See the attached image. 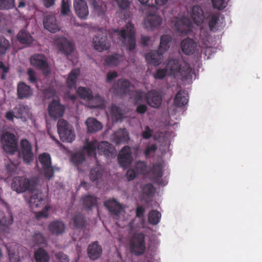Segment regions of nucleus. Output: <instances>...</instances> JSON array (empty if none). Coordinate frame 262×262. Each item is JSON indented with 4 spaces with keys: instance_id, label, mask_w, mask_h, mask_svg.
Returning <instances> with one entry per match:
<instances>
[{
    "instance_id": "09e8293b",
    "label": "nucleus",
    "mask_w": 262,
    "mask_h": 262,
    "mask_svg": "<svg viewBox=\"0 0 262 262\" xmlns=\"http://www.w3.org/2000/svg\"><path fill=\"white\" fill-rule=\"evenodd\" d=\"M92 5L94 11L98 16H102L104 14L106 10L105 6H104L101 3H98L95 0H93Z\"/></svg>"
},
{
    "instance_id": "79ce46f5",
    "label": "nucleus",
    "mask_w": 262,
    "mask_h": 262,
    "mask_svg": "<svg viewBox=\"0 0 262 262\" xmlns=\"http://www.w3.org/2000/svg\"><path fill=\"white\" fill-rule=\"evenodd\" d=\"M171 38L169 35H163L160 38V43L159 47V51L164 53L170 47V42Z\"/></svg>"
},
{
    "instance_id": "6ab92c4d",
    "label": "nucleus",
    "mask_w": 262,
    "mask_h": 262,
    "mask_svg": "<svg viewBox=\"0 0 262 262\" xmlns=\"http://www.w3.org/2000/svg\"><path fill=\"white\" fill-rule=\"evenodd\" d=\"M74 7L77 16L82 19H86L89 15L88 7L85 0H74Z\"/></svg>"
},
{
    "instance_id": "f8f14e48",
    "label": "nucleus",
    "mask_w": 262,
    "mask_h": 262,
    "mask_svg": "<svg viewBox=\"0 0 262 262\" xmlns=\"http://www.w3.org/2000/svg\"><path fill=\"white\" fill-rule=\"evenodd\" d=\"M20 146L19 157L23 158L25 163L30 164L34 159V154L31 143L27 139H23L20 141Z\"/></svg>"
},
{
    "instance_id": "49530a36",
    "label": "nucleus",
    "mask_w": 262,
    "mask_h": 262,
    "mask_svg": "<svg viewBox=\"0 0 262 262\" xmlns=\"http://www.w3.org/2000/svg\"><path fill=\"white\" fill-rule=\"evenodd\" d=\"M102 176L101 167L97 166L91 169L90 173V178L92 182L99 180Z\"/></svg>"
},
{
    "instance_id": "7ed1b4c3",
    "label": "nucleus",
    "mask_w": 262,
    "mask_h": 262,
    "mask_svg": "<svg viewBox=\"0 0 262 262\" xmlns=\"http://www.w3.org/2000/svg\"><path fill=\"white\" fill-rule=\"evenodd\" d=\"M29 203L31 209L33 210L36 208H42V210L36 213V218L39 219L41 217L47 218L48 217V211L50 209L46 199L44 197L42 192L31 193Z\"/></svg>"
},
{
    "instance_id": "4468645a",
    "label": "nucleus",
    "mask_w": 262,
    "mask_h": 262,
    "mask_svg": "<svg viewBox=\"0 0 262 262\" xmlns=\"http://www.w3.org/2000/svg\"><path fill=\"white\" fill-rule=\"evenodd\" d=\"M118 160L120 166L123 168L130 166L133 161V157L129 146H125L122 148L118 155Z\"/></svg>"
},
{
    "instance_id": "774afa93",
    "label": "nucleus",
    "mask_w": 262,
    "mask_h": 262,
    "mask_svg": "<svg viewBox=\"0 0 262 262\" xmlns=\"http://www.w3.org/2000/svg\"><path fill=\"white\" fill-rule=\"evenodd\" d=\"M145 209L143 206H138L136 208V216L137 217H142L145 213Z\"/></svg>"
},
{
    "instance_id": "f704fd0d",
    "label": "nucleus",
    "mask_w": 262,
    "mask_h": 262,
    "mask_svg": "<svg viewBox=\"0 0 262 262\" xmlns=\"http://www.w3.org/2000/svg\"><path fill=\"white\" fill-rule=\"evenodd\" d=\"M122 60V56L115 53L107 56L104 59V61L105 63L108 66L115 67L118 66Z\"/></svg>"
},
{
    "instance_id": "f257e3e1",
    "label": "nucleus",
    "mask_w": 262,
    "mask_h": 262,
    "mask_svg": "<svg viewBox=\"0 0 262 262\" xmlns=\"http://www.w3.org/2000/svg\"><path fill=\"white\" fill-rule=\"evenodd\" d=\"M135 30L134 25L128 22L125 27L121 29H115L112 34V38L114 42H121L127 50L133 51L136 46L135 39Z\"/></svg>"
},
{
    "instance_id": "423d86ee",
    "label": "nucleus",
    "mask_w": 262,
    "mask_h": 262,
    "mask_svg": "<svg viewBox=\"0 0 262 262\" xmlns=\"http://www.w3.org/2000/svg\"><path fill=\"white\" fill-rule=\"evenodd\" d=\"M60 140L64 142H72L75 139L74 129L72 125L64 119H59L57 124Z\"/></svg>"
},
{
    "instance_id": "ea45409f",
    "label": "nucleus",
    "mask_w": 262,
    "mask_h": 262,
    "mask_svg": "<svg viewBox=\"0 0 262 262\" xmlns=\"http://www.w3.org/2000/svg\"><path fill=\"white\" fill-rule=\"evenodd\" d=\"M36 262H49L50 257L47 251L42 248H38L34 253Z\"/></svg>"
},
{
    "instance_id": "0eeeda50",
    "label": "nucleus",
    "mask_w": 262,
    "mask_h": 262,
    "mask_svg": "<svg viewBox=\"0 0 262 262\" xmlns=\"http://www.w3.org/2000/svg\"><path fill=\"white\" fill-rule=\"evenodd\" d=\"M77 93L81 99L88 101L92 100V102H96L95 104L91 105V108H102L104 107V100L100 96H96L94 98L93 92L91 89L80 86L77 90Z\"/></svg>"
},
{
    "instance_id": "0e129e2a",
    "label": "nucleus",
    "mask_w": 262,
    "mask_h": 262,
    "mask_svg": "<svg viewBox=\"0 0 262 262\" xmlns=\"http://www.w3.org/2000/svg\"><path fill=\"white\" fill-rule=\"evenodd\" d=\"M117 5L120 9L125 10L128 8L129 5L128 0H116Z\"/></svg>"
},
{
    "instance_id": "20e7f679",
    "label": "nucleus",
    "mask_w": 262,
    "mask_h": 262,
    "mask_svg": "<svg viewBox=\"0 0 262 262\" xmlns=\"http://www.w3.org/2000/svg\"><path fill=\"white\" fill-rule=\"evenodd\" d=\"M36 187V183L25 176H17L13 178L11 183L12 189L17 193L26 191L33 193Z\"/></svg>"
},
{
    "instance_id": "f03ea898",
    "label": "nucleus",
    "mask_w": 262,
    "mask_h": 262,
    "mask_svg": "<svg viewBox=\"0 0 262 262\" xmlns=\"http://www.w3.org/2000/svg\"><path fill=\"white\" fill-rule=\"evenodd\" d=\"M168 71L171 74L180 76L182 81L191 80L194 74V70L190 68L189 64L184 63L183 65L180 64V61L177 59H169L166 66Z\"/></svg>"
},
{
    "instance_id": "3c124183",
    "label": "nucleus",
    "mask_w": 262,
    "mask_h": 262,
    "mask_svg": "<svg viewBox=\"0 0 262 262\" xmlns=\"http://www.w3.org/2000/svg\"><path fill=\"white\" fill-rule=\"evenodd\" d=\"M230 0H211L213 8L223 10L226 7Z\"/></svg>"
},
{
    "instance_id": "aec40b11",
    "label": "nucleus",
    "mask_w": 262,
    "mask_h": 262,
    "mask_svg": "<svg viewBox=\"0 0 262 262\" xmlns=\"http://www.w3.org/2000/svg\"><path fill=\"white\" fill-rule=\"evenodd\" d=\"M64 112V107L59 101L53 100L49 105L48 112L53 118L61 117Z\"/></svg>"
},
{
    "instance_id": "6e6552de",
    "label": "nucleus",
    "mask_w": 262,
    "mask_h": 262,
    "mask_svg": "<svg viewBox=\"0 0 262 262\" xmlns=\"http://www.w3.org/2000/svg\"><path fill=\"white\" fill-rule=\"evenodd\" d=\"M38 161L41 165V173L48 180L54 177V171L51 165V158L49 154L45 152L38 157Z\"/></svg>"
},
{
    "instance_id": "8fccbe9b",
    "label": "nucleus",
    "mask_w": 262,
    "mask_h": 262,
    "mask_svg": "<svg viewBox=\"0 0 262 262\" xmlns=\"http://www.w3.org/2000/svg\"><path fill=\"white\" fill-rule=\"evenodd\" d=\"M14 7V0H0V10H9Z\"/></svg>"
},
{
    "instance_id": "bb28decb",
    "label": "nucleus",
    "mask_w": 262,
    "mask_h": 262,
    "mask_svg": "<svg viewBox=\"0 0 262 262\" xmlns=\"http://www.w3.org/2000/svg\"><path fill=\"white\" fill-rule=\"evenodd\" d=\"M163 53L158 51H151L145 55V59L147 63L155 66H158L161 62Z\"/></svg>"
},
{
    "instance_id": "e433bc0d",
    "label": "nucleus",
    "mask_w": 262,
    "mask_h": 262,
    "mask_svg": "<svg viewBox=\"0 0 262 262\" xmlns=\"http://www.w3.org/2000/svg\"><path fill=\"white\" fill-rule=\"evenodd\" d=\"M80 74V70L75 69L72 70L67 80V86L69 89L74 88L76 86L77 79Z\"/></svg>"
},
{
    "instance_id": "ddd939ff",
    "label": "nucleus",
    "mask_w": 262,
    "mask_h": 262,
    "mask_svg": "<svg viewBox=\"0 0 262 262\" xmlns=\"http://www.w3.org/2000/svg\"><path fill=\"white\" fill-rule=\"evenodd\" d=\"M93 45L94 49L99 52L107 50L110 46L107 40L106 33L99 31L93 38Z\"/></svg>"
},
{
    "instance_id": "7c9ffc66",
    "label": "nucleus",
    "mask_w": 262,
    "mask_h": 262,
    "mask_svg": "<svg viewBox=\"0 0 262 262\" xmlns=\"http://www.w3.org/2000/svg\"><path fill=\"white\" fill-rule=\"evenodd\" d=\"M83 207L84 209L91 210L97 205L98 198L91 194L83 196L81 198Z\"/></svg>"
},
{
    "instance_id": "a878e982",
    "label": "nucleus",
    "mask_w": 262,
    "mask_h": 262,
    "mask_svg": "<svg viewBox=\"0 0 262 262\" xmlns=\"http://www.w3.org/2000/svg\"><path fill=\"white\" fill-rule=\"evenodd\" d=\"M124 113L122 109L115 104L112 105L109 110L108 118L111 119L112 122H121L122 121Z\"/></svg>"
},
{
    "instance_id": "a19ab883",
    "label": "nucleus",
    "mask_w": 262,
    "mask_h": 262,
    "mask_svg": "<svg viewBox=\"0 0 262 262\" xmlns=\"http://www.w3.org/2000/svg\"><path fill=\"white\" fill-rule=\"evenodd\" d=\"M14 112L15 113V118L25 119L26 116L28 114V107L23 104H19L14 108Z\"/></svg>"
},
{
    "instance_id": "2eb2a0df",
    "label": "nucleus",
    "mask_w": 262,
    "mask_h": 262,
    "mask_svg": "<svg viewBox=\"0 0 262 262\" xmlns=\"http://www.w3.org/2000/svg\"><path fill=\"white\" fill-rule=\"evenodd\" d=\"M130 86L131 83L128 80L119 79L113 86L114 94L120 97L125 96L129 92Z\"/></svg>"
},
{
    "instance_id": "4c0bfd02",
    "label": "nucleus",
    "mask_w": 262,
    "mask_h": 262,
    "mask_svg": "<svg viewBox=\"0 0 262 262\" xmlns=\"http://www.w3.org/2000/svg\"><path fill=\"white\" fill-rule=\"evenodd\" d=\"M17 39L22 44L30 45L33 38L30 34L26 30L20 31L17 35Z\"/></svg>"
},
{
    "instance_id": "de8ad7c7",
    "label": "nucleus",
    "mask_w": 262,
    "mask_h": 262,
    "mask_svg": "<svg viewBox=\"0 0 262 262\" xmlns=\"http://www.w3.org/2000/svg\"><path fill=\"white\" fill-rule=\"evenodd\" d=\"M10 47L9 41L5 37L0 36V55H4Z\"/></svg>"
},
{
    "instance_id": "39448f33",
    "label": "nucleus",
    "mask_w": 262,
    "mask_h": 262,
    "mask_svg": "<svg viewBox=\"0 0 262 262\" xmlns=\"http://www.w3.org/2000/svg\"><path fill=\"white\" fill-rule=\"evenodd\" d=\"M129 249L136 256L143 255L146 250L145 236L142 232H136L129 240Z\"/></svg>"
},
{
    "instance_id": "bf43d9fd",
    "label": "nucleus",
    "mask_w": 262,
    "mask_h": 262,
    "mask_svg": "<svg viewBox=\"0 0 262 262\" xmlns=\"http://www.w3.org/2000/svg\"><path fill=\"white\" fill-rule=\"evenodd\" d=\"M70 11V6L68 2L62 1L61 13L62 15H68Z\"/></svg>"
},
{
    "instance_id": "c9c22d12",
    "label": "nucleus",
    "mask_w": 262,
    "mask_h": 262,
    "mask_svg": "<svg viewBox=\"0 0 262 262\" xmlns=\"http://www.w3.org/2000/svg\"><path fill=\"white\" fill-rule=\"evenodd\" d=\"M97 146L98 144L96 140H92L91 142L86 141V144L83 147V150L87 152L89 156L96 158Z\"/></svg>"
},
{
    "instance_id": "c03bdc74",
    "label": "nucleus",
    "mask_w": 262,
    "mask_h": 262,
    "mask_svg": "<svg viewBox=\"0 0 262 262\" xmlns=\"http://www.w3.org/2000/svg\"><path fill=\"white\" fill-rule=\"evenodd\" d=\"M161 217L160 212L156 210H152L148 213V222L150 224L155 225L159 223Z\"/></svg>"
},
{
    "instance_id": "5fc2aeb1",
    "label": "nucleus",
    "mask_w": 262,
    "mask_h": 262,
    "mask_svg": "<svg viewBox=\"0 0 262 262\" xmlns=\"http://www.w3.org/2000/svg\"><path fill=\"white\" fill-rule=\"evenodd\" d=\"M143 194L147 196H152L155 193V188L153 185L150 183L145 184L142 189Z\"/></svg>"
},
{
    "instance_id": "c756f323",
    "label": "nucleus",
    "mask_w": 262,
    "mask_h": 262,
    "mask_svg": "<svg viewBox=\"0 0 262 262\" xmlns=\"http://www.w3.org/2000/svg\"><path fill=\"white\" fill-rule=\"evenodd\" d=\"M190 16L194 23L197 25H200L204 18L203 11L201 7L198 5L194 6L192 8Z\"/></svg>"
},
{
    "instance_id": "6e6d98bb",
    "label": "nucleus",
    "mask_w": 262,
    "mask_h": 262,
    "mask_svg": "<svg viewBox=\"0 0 262 262\" xmlns=\"http://www.w3.org/2000/svg\"><path fill=\"white\" fill-rule=\"evenodd\" d=\"M33 240L36 244L40 245L45 244L46 239L43 234L39 232H35L33 235Z\"/></svg>"
},
{
    "instance_id": "473e14b6",
    "label": "nucleus",
    "mask_w": 262,
    "mask_h": 262,
    "mask_svg": "<svg viewBox=\"0 0 262 262\" xmlns=\"http://www.w3.org/2000/svg\"><path fill=\"white\" fill-rule=\"evenodd\" d=\"M114 140L117 144L126 143L129 140V134L125 128H120L114 134Z\"/></svg>"
},
{
    "instance_id": "603ef678",
    "label": "nucleus",
    "mask_w": 262,
    "mask_h": 262,
    "mask_svg": "<svg viewBox=\"0 0 262 262\" xmlns=\"http://www.w3.org/2000/svg\"><path fill=\"white\" fill-rule=\"evenodd\" d=\"M84 160L85 156L81 152L75 153L71 157V161L76 165L82 163Z\"/></svg>"
},
{
    "instance_id": "1a4fd4ad",
    "label": "nucleus",
    "mask_w": 262,
    "mask_h": 262,
    "mask_svg": "<svg viewBox=\"0 0 262 262\" xmlns=\"http://www.w3.org/2000/svg\"><path fill=\"white\" fill-rule=\"evenodd\" d=\"M3 149L7 153L13 154L17 150V142L15 136L9 132L4 134L1 137Z\"/></svg>"
},
{
    "instance_id": "e2e57ef3",
    "label": "nucleus",
    "mask_w": 262,
    "mask_h": 262,
    "mask_svg": "<svg viewBox=\"0 0 262 262\" xmlns=\"http://www.w3.org/2000/svg\"><path fill=\"white\" fill-rule=\"evenodd\" d=\"M152 130L149 128L148 126H146L145 130L142 132V136L143 139H148L152 136Z\"/></svg>"
},
{
    "instance_id": "37998d69",
    "label": "nucleus",
    "mask_w": 262,
    "mask_h": 262,
    "mask_svg": "<svg viewBox=\"0 0 262 262\" xmlns=\"http://www.w3.org/2000/svg\"><path fill=\"white\" fill-rule=\"evenodd\" d=\"M220 19V14H211L208 17L209 28L211 31H215L218 29L216 25L218 24Z\"/></svg>"
},
{
    "instance_id": "393cba45",
    "label": "nucleus",
    "mask_w": 262,
    "mask_h": 262,
    "mask_svg": "<svg viewBox=\"0 0 262 262\" xmlns=\"http://www.w3.org/2000/svg\"><path fill=\"white\" fill-rule=\"evenodd\" d=\"M17 95L19 99H27L33 95L31 88L24 82H20L17 84Z\"/></svg>"
},
{
    "instance_id": "2f4dec72",
    "label": "nucleus",
    "mask_w": 262,
    "mask_h": 262,
    "mask_svg": "<svg viewBox=\"0 0 262 262\" xmlns=\"http://www.w3.org/2000/svg\"><path fill=\"white\" fill-rule=\"evenodd\" d=\"M85 124L87 126L88 132L93 133L99 131L102 128V123L94 118H89Z\"/></svg>"
},
{
    "instance_id": "412c9836",
    "label": "nucleus",
    "mask_w": 262,
    "mask_h": 262,
    "mask_svg": "<svg viewBox=\"0 0 262 262\" xmlns=\"http://www.w3.org/2000/svg\"><path fill=\"white\" fill-rule=\"evenodd\" d=\"M147 103L152 107L158 108L160 106L162 98L161 96L156 91L148 92L145 95Z\"/></svg>"
},
{
    "instance_id": "a211bd4d",
    "label": "nucleus",
    "mask_w": 262,
    "mask_h": 262,
    "mask_svg": "<svg viewBox=\"0 0 262 262\" xmlns=\"http://www.w3.org/2000/svg\"><path fill=\"white\" fill-rule=\"evenodd\" d=\"M97 149L99 155H104L107 158L114 157L116 154L115 147L107 141H102L99 143Z\"/></svg>"
},
{
    "instance_id": "cd10ccee",
    "label": "nucleus",
    "mask_w": 262,
    "mask_h": 262,
    "mask_svg": "<svg viewBox=\"0 0 262 262\" xmlns=\"http://www.w3.org/2000/svg\"><path fill=\"white\" fill-rule=\"evenodd\" d=\"M104 205L113 215L118 216L123 209L120 204L115 199L105 201Z\"/></svg>"
},
{
    "instance_id": "052dcab7",
    "label": "nucleus",
    "mask_w": 262,
    "mask_h": 262,
    "mask_svg": "<svg viewBox=\"0 0 262 262\" xmlns=\"http://www.w3.org/2000/svg\"><path fill=\"white\" fill-rule=\"evenodd\" d=\"M56 259L59 260V262H69V259L67 255L62 252H59L55 254Z\"/></svg>"
},
{
    "instance_id": "f3484780",
    "label": "nucleus",
    "mask_w": 262,
    "mask_h": 262,
    "mask_svg": "<svg viewBox=\"0 0 262 262\" xmlns=\"http://www.w3.org/2000/svg\"><path fill=\"white\" fill-rule=\"evenodd\" d=\"M162 22V18L155 14L148 13L144 21L145 28L147 29L153 30L158 28Z\"/></svg>"
},
{
    "instance_id": "680f3d73",
    "label": "nucleus",
    "mask_w": 262,
    "mask_h": 262,
    "mask_svg": "<svg viewBox=\"0 0 262 262\" xmlns=\"http://www.w3.org/2000/svg\"><path fill=\"white\" fill-rule=\"evenodd\" d=\"M27 74L29 76V80L32 83H35L37 82V78L35 72L31 69H28Z\"/></svg>"
},
{
    "instance_id": "b1692460",
    "label": "nucleus",
    "mask_w": 262,
    "mask_h": 262,
    "mask_svg": "<svg viewBox=\"0 0 262 262\" xmlns=\"http://www.w3.org/2000/svg\"><path fill=\"white\" fill-rule=\"evenodd\" d=\"M48 229L53 235H60L65 232L66 225L60 220H54L50 223Z\"/></svg>"
},
{
    "instance_id": "72a5a7b5",
    "label": "nucleus",
    "mask_w": 262,
    "mask_h": 262,
    "mask_svg": "<svg viewBox=\"0 0 262 262\" xmlns=\"http://www.w3.org/2000/svg\"><path fill=\"white\" fill-rule=\"evenodd\" d=\"M188 101V93L183 91H179L174 98V104L176 106L178 107L185 105L187 103Z\"/></svg>"
},
{
    "instance_id": "864d4df0",
    "label": "nucleus",
    "mask_w": 262,
    "mask_h": 262,
    "mask_svg": "<svg viewBox=\"0 0 262 262\" xmlns=\"http://www.w3.org/2000/svg\"><path fill=\"white\" fill-rule=\"evenodd\" d=\"M146 164L143 161H138L136 163L135 169L137 174H144L146 171Z\"/></svg>"
},
{
    "instance_id": "58836bf2",
    "label": "nucleus",
    "mask_w": 262,
    "mask_h": 262,
    "mask_svg": "<svg viewBox=\"0 0 262 262\" xmlns=\"http://www.w3.org/2000/svg\"><path fill=\"white\" fill-rule=\"evenodd\" d=\"M86 224V221L83 214L81 213H78L74 215L73 218V224L75 228H84Z\"/></svg>"
},
{
    "instance_id": "dca6fc26",
    "label": "nucleus",
    "mask_w": 262,
    "mask_h": 262,
    "mask_svg": "<svg viewBox=\"0 0 262 262\" xmlns=\"http://www.w3.org/2000/svg\"><path fill=\"white\" fill-rule=\"evenodd\" d=\"M56 43L59 50L66 55L71 54L74 49V45L64 37L57 38Z\"/></svg>"
},
{
    "instance_id": "69168bd1",
    "label": "nucleus",
    "mask_w": 262,
    "mask_h": 262,
    "mask_svg": "<svg viewBox=\"0 0 262 262\" xmlns=\"http://www.w3.org/2000/svg\"><path fill=\"white\" fill-rule=\"evenodd\" d=\"M117 76L118 74L116 71H110L107 74L106 81L110 82Z\"/></svg>"
},
{
    "instance_id": "4d7b16f0",
    "label": "nucleus",
    "mask_w": 262,
    "mask_h": 262,
    "mask_svg": "<svg viewBox=\"0 0 262 262\" xmlns=\"http://www.w3.org/2000/svg\"><path fill=\"white\" fill-rule=\"evenodd\" d=\"M157 149V146L155 144L147 146L144 151L145 157L146 158L149 157L150 154L155 152Z\"/></svg>"
},
{
    "instance_id": "338daca9",
    "label": "nucleus",
    "mask_w": 262,
    "mask_h": 262,
    "mask_svg": "<svg viewBox=\"0 0 262 262\" xmlns=\"http://www.w3.org/2000/svg\"><path fill=\"white\" fill-rule=\"evenodd\" d=\"M137 172L135 169H129L126 172V177L129 181L133 180L136 176Z\"/></svg>"
},
{
    "instance_id": "4be33fe9",
    "label": "nucleus",
    "mask_w": 262,
    "mask_h": 262,
    "mask_svg": "<svg viewBox=\"0 0 262 262\" xmlns=\"http://www.w3.org/2000/svg\"><path fill=\"white\" fill-rule=\"evenodd\" d=\"M43 25L44 28L51 33H56L60 30L55 16L52 14H48L44 17Z\"/></svg>"
},
{
    "instance_id": "13d9d810",
    "label": "nucleus",
    "mask_w": 262,
    "mask_h": 262,
    "mask_svg": "<svg viewBox=\"0 0 262 262\" xmlns=\"http://www.w3.org/2000/svg\"><path fill=\"white\" fill-rule=\"evenodd\" d=\"M168 70L166 68L164 69H160L157 71L156 73L154 75L155 79H162L166 75Z\"/></svg>"
},
{
    "instance_id": "c85d7f7f",
    "label": "nucleus",
    "mask_w": 262,
    "mask_h": 262,
    "mask_svg": "<svg viewBox=\"0 0 262 262\" xmlns=\"http://www.w3.org/2000/svg\"><path fill=\"white\" fill-rule=\"evenodd\" d=\"M102 252V247L97 241L91 244L88 248V255L93 260L98 259L101 256Z\"/></svg>"
},
{
    "instance_id": "5701e85b",
    "label": "nucleus",
    "mask_w": 262,
    "mask_h": 262,
    "mask_svg": "<svg viewBox=\"0 0 262 262\" xmlns=\"http://www.w3.org/2000/svg\"><path fill=\"white\" fill-rule=\"evenodd\" d=\"M181 48L184 54L189 55L193 54L197 49V43L192 39L187 37L183 39Z\"/></svg>"
},
{
    "instance_id": "9b49d317",
    "label": "nucleus",
    "mask_w": 262,
    "mask_h": 262,
    "mask_svg": "<svg viewBox=\"0 0 262 262\" xmlns=\"http://www.w3.org/2000/svg\"><path fill=\"white\" fill-rule=\"evenodd\" d=\"M30 62L33 66L41 70L45 75H48L50 73L47 58L45 55L34 54L31 57Z\"/></svg>"
},
{
    "instance_id": "a18cd8bd",
    "label": "nucleus",
    "mask_w": 262,
    "mask_h": 262,
    "mask_svg": "<svg viewBox=\"0 0 262 262\" xmlns=\"http://www.w3.org/2000/svg\"><path fill=\"white\" fill-rule=\"evenodd\" d=\"M151 174L155 181H159L163 176V171L161 166L159 164H154L151 169Z\"/></svg>"
},
{
    "instance_id": "9d476101",
    "label": "nucleus",
    "mask_w": 262,
    "mask_h": 262,
    "mask_svg": "<svg viewBox=\"0 0 262 262\" xmlns=\"http://www.w3.org/2000/svg\"><path fill=\"white\" fill-rule=\"evenodd\" d=\"M172 23V28L180 35H186L190 31L191 22L185 17L174 18Z\"/></svg>"
}]
</instances>
